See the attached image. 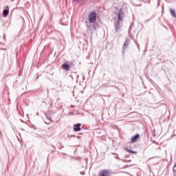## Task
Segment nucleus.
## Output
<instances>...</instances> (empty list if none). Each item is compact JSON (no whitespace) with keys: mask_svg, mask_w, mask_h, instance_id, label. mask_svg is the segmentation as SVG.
<instances>
[{"mask_svg":"<svg viewBox=\"0 0 176 176\" xmlns=\"http://www.w3.org/2000/svg\"><path fill=\"white\" fill-rule=\"evenodd\" d=\"M9 14V6H6V8L3 11V17H6Z\"/></svg>","mask_w":176,"mask_h":176,"instance_id":"6e6552de","label":"nucleus"},{"mask_svg":"<svg viewBox=\"0 0 176 176\" xmlns=\"http://www.w3.org/2000/svg\"><path fill=\"white\" fill-rule=\"evenodd\" d=\"M69 137H76L75 135H69Z\"/></svg>","mask_w":176,"mask_h":176,"instance_id":"412c9836","label":"nucleus"},{"mask_svg":"<svg viewBox=\"0 0 176 176\" xmlns=\"http://www.w3.org/2000/svg\"><path fill=\"white\" fill-rule=\"evenodd\" d=\"M2 135V134L0 133V137Z\"/></svg>","mask_w":176,"mask_h":176,"instance_id":"bb28decb","label":"nucleus"},{"mask_svg":"<svg viewBox=\"0 0 176 176\" xmlns=\"http://www.w3.org/2000/svg\"><path fill=\"white\" fill-rule=\"evenodd\" d=\"M91 28L89 31L92 32V31H96L97 28H98L99 25L97 22L91 23Z\"/></svg>","mask_w":176,"mask_h":176,"instance_id":"39448f33","label":"nucleus"},{"mask_svg":"<svg viewBox=\"0 0 176 176\" xmlns=\"http://www.w3.org/2000/svg\"><path fill=\"white\" fill-rule=\"evenodd\" d=\"M121 160L122 162H124V163H131V160H126L121 159Z\"/></svg>","mask_w":176,"mask_h":176,"instance_id":"4468645a","label":"nucleus"},{"mask_svg":"<svg viewBox=\"0 0 176 176\" xmlns=\"http://www.w3.org/2000/svg\"><path fill=\"white\" fill-rule=\"evenodd\" d=\"M127 167H133V165H131V166H124L123 168H127Z\"/></svg>","mask_w":176,"mask_h":176,"instance_id":"f3484780","label":"nucleus"},{"mask_svg":"<svg viewBox=\"0 0 176 176\" xmlns=\"http://www.w3.org/2000/svg\"><path fill=\"white\" fill-rule=\"evenodd\" d=\"M97 21V13L96 11H91L89 15V23H96Z\"/></svg>","mask_w":176,"mask_h":176,"instance_id":"f03ea898","label":"nucleus"},{"mask_svg":"<svg viewBox=\"0 0 176 176\" xmlns=\"http://www.w3.org/2000/svg\"><path fill=\"white\" fill-rule=\"evenodd\" d=\"M85 25H86L87 30H89L90 31V28H91V23L86 21Z\"/></svg>","mask_w":176,"mask_h":176,"instance_id":"9b49d317","label":"nucleus"},{"mask_svg":"<svg viewBox=\"0 0 176 176\" xmlns=\"http://www.w3.org/2000/svg\"><path fill=\"white\" fill-rule=\"evenodd\" d=\"M125 174H129V173H127V172H125Z\"/></svg>","mask_w":176,"mask_h":176,"instance_id":"393cba45","label":"nucleus"},{"mask_svg":"<svg viewBox=\"0 0 176 176\" xmlns=\"http://www.w3.org/2000/svg\"><path fill=\"white\" fill-rule=\"evenodd\" d=\"M115 159H117L118 160H122L119 157H115Z\"/></svg>","mask_w":176,"mask_h":176,"instance_id":"dca6fc26","label":"nucleus"},{"mask_svg":"<svg viewBox=\"0 0 176 176\" xmlns=\"http://www.w3.org/2000/svg\"><path fill=\"white\" fill-rule=\"evenodd\" d=\"M45 118L50 122H52V116L50 115H47V113H45Z\"/></svg>","mask_w":176,"mask_h":176,"instance_id":"ddd939ff","label":"nucleus"},{"mask_svg":"<svg viewBox=\"0 0 176 176\" xmlns=\"http://www.w3.org/2000/svg\"><path fill=\"white\" fill-rule=\"evenodd\" d=\"M140 137H141V135H140L139 133L135 135L134 136H133L131 138V141H130L129 144H134V142H137V141L138 140V138H140Z\"/></svg>","mask_w":176,"mask_h":176,"instance_id":"423d86ee","label":"nucleus"},{"mask_svg":"<svg viewBox=\"0 0 176 176\" xmlns=\"http://www.w3.org/2000/svg\"><path fill=\"white\" fill-rule=\"evenodd\" d=\"M131 27L132 25H131L128 31V34H130L131 31Z\"/></svg>","mask_w":176,"mask_h":176,"instance_id":"2eb2a0df","label":"nucleus"},{"mask_svg":"<svg viewBox=\"0 0 176 176\" xmlns=\"http://www.w3.org/2000/svg\"><path fill=\"white\" fill-rule=\"evenodd\" d=\"M77 78H79V75H77Z\"/></svg>","mask_w":176,"mask_h":176,"instance_id":"a878e982","label":"nucleus"},{"mask_svg":"<svg viewBox=\"0 0 176 176\" xmlns=\"http://www.w3.org/2000/svg\"><path fill=\"white\" fill-rule=\"evenodd\" d=\"M77 138H79V136H77Z\"/></svg>","mask_w":176,"mask_h":176,"instance_id":"c756f323","label":"nucleus"},{"mask_svg":"<svg viewBox=\"0 0 176 176\" xmlns=\"http://www.w3.org/2000/svg\"><path fill=\"white\" fill-rule=\"evenodd\" d=\"M170 14L172 16V17H175L176 19V13H175V10H174L173 9H170Z\"/></svg>","mask_w":176,"mask_h":176,"instance_id":"f8f14e48","label":"nucleus"},{"mask_svg":"<svg viewBox=\"0 0 176 176\" xmlns=\"http://www.w3.org/2000/svg\"><path fill=\"white\" fill-rule=\"evenodd\" d=\"M45 124H50V122H45Z\"/></svg>","mask_w":176,"mask_h":176,"instance_id":"aec40b11","label":"nucleus"},{"mask_svg":"<svg viewBox=\"0 0 176 176\" xmlns=\"http://www.w3.org/2000/svg\"><path fill=\"white\" fill-rule=\"evenodd\" d=\"M129 45H130V39L126 38L122 46V53H124V52L127 50V47H129Z\"/></svg>","mask_w":176,"mask_h":176,"instance_id":"7ed1b4c3","label":"nucleus"},{"mask_svg":"<svg viewBox=\"0 0 176 176\" xmlns=\"http://www.w3.org/2000/svg\"><path fill=\"white\" fill-rule=\"evenodd\" d=\"M135 43L137 45V47H139L138 46L140 45V44H138V42L135 41Z\"/></svg>","mask_w":176,"mask_h":176,"instance_id":"6ab92c4d","label":"nucleus"},{"mask_svg":"<svg viewBox=\"0 0 176 176\" xmlns=\"http://www.w3.org/2000/svg\"><path fill=\"white\" fill-rule=\"evenodd\" d=\"M118 16V20L114 21V27L116 28V32L120 31V21H123V17H124V12H123V8H120L118 12L116 13Z\"/></svg>","mask_w":176,"mask_h":176,"instance_id":"f257e3e1","label":"nucleus"},{"mask_svg":"<svg viewBox=\"0 0 176 176\" xmlns=\"http://www.w3.org/2000/svg\"><path fill=\"white\" fill-rule=\"evenodd\" d=\"M111 170L104 169L99 172L98 176H111Z\"/></svg>","mask_w":176,"mask_h":176,"instance_id":"20e7f679","label":"nucleus"},{"mask_svg":"<svg viewBox=\"0 0 176 176\" xmlns=\"http://www.w3.org/2000/svg\"><path fill=\"white\" fill-rule=\"evenodd\" d=\"M36 115H39V113H36Z\"/></svg>","mask_w":176,"mask_h":176,"instance_id":"c85d7f7f","label":"nucleus"},{"mask_svg":"<svg viewBox=\"0 0 176 176\" xmlns=\"http://www.w3.org/2000/svg\"><path fill=\"white\" fill-rule=\"evenodd\" d=\"M80 126H82V124L78 123L74 125V130L76 132L80 131L82 130V128H80Z\"/></svg>","mask_w":176,"mask_h":176,"instance_id":"0eeeda50","label":"nucleus"},{"mask_svg":"<svg viewBox=\"0 0 176 176\" xmlns=\"http://www.w3.org/2000/svg\"><path fill=\"white\" fill-rule=\"evenodd\" d=\"M112 155H118V154H116V153H112Z\"/></svg>","mask_w":176,"mask_h":176,"instance_id":"5701e85b","label":"nucleus"},{"mask_svg":"<svg viewBox=\"0 0 176 176\" xmlns=\"http://www.w3.org/2000/svg\"><path fill=\"white\" fill-rule=\"evenodd\" d=\"M124 151H126V152H129V153H137V151H134L131 149H129L126 147L124 148Z\"/></svg>","mask_w":176,"mask_h":176,"instance_id":"9d476101","label":"nucleus"},{"mask_svg":"<svg viewBox=\"0 0 176 176\" xmlns=\"http://www.w3.org/2000/svg\"><path fill=\"white\" fill-rule=\"evenodd\" d=\"M21 122H22V123H24L23 120H21Z\"/></svg>","mask_w":176,"mask_h":176,"instance_id":"b1692460","label":"nucleus"},{"mask_svg":"<svg viewBox=\"0 0 176 176\" xmlns=\"http://www.w3.org/2000/svg\"><path fill=\"white\" fill-rule=\"evenodd\" d=\"M74 107H75V106H74V105H72V104L71 105V108H74Z\"/></svg>","mask_w":176,"mask_h":176,"instance_id":"4be33fe9","label":"nucleus"},{"mask_svg":"<svg viewBox=\"0 0 176 176\" xmlns=\"http://www.w3.org/2000/svg\"><path fill=\"white\" fill-rule=\"evenodd\" d=\"M38 78H39V77H38V76H37L36 79H38Z\"/></svg>","mask_w":176,"mask_h":176,"instance_id":"cd10ccee","label":"nucleus"},{"mask_svg":"<svg viewBox=\"0 0 176 176\" xmlns=\"http://www.w3.org/2000/svg\"><path fill=\"white\" fill-rule=\"evenodd\" d=\"M80 174H81V175H85V172H80Z\"/></svg>","mask_w":176,"mask_h":176,"instance_id":"a211bd4d","label":"nucleus"},{"mask_svg":"<svg viewBox=\"0 0 176 176\" xmlns=\"http://www.w3.org/2000/svg\"><path fill=\"white\" fill-rule=\"evenodd\" d=\"M61 67L63 69H65V71H69V65L68 63H63L61 65Z\"/></svg>","mask_w":176,"mask_h":176,"instance_id":"1a4fd4ad","label":"nucleus"}]
</instances>
